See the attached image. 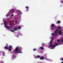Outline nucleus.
I'll return each mask as SVG.
<instances>
[{"instance_id":"f257e3e1","label":"nucleus","mask_w":63,"mask_h":63,"mask_svg":"<svg viewBox=\"0 0 63 63\" xmlns=\"http://www.w3.org/2000/svg\"><path fill=\"white\" fill-rule=\"evenodd\" d=\"M14 53H22V52H21V50L20 48H19L18 47H16L15 49V51L13 52Z\"/></svg>"},{"instance_id":"f03ea898","label":"nucleus","mask_w":63,"mask_h":63,"mask_svg":"<svg viewBox=\"0 0 63 63\" xmlns=\"http://www.w3.org/2000/svg\"><path fill=\"white\" fill-rule=\"evenodd\" d=\"M11 48H13V47L12 46L10 45L9 46V47L8 48V49L9 51H11L12 50V49Z\"/></svg>"},{"instance_id":"7ed1b4c3","label":"nucleus","mask_w":63,"mask_h":63,"mask_svg":"<svg viewBox=\"0 0 63 63\" xmlns=\"http://www.w3.org/2000/svg\"><path fill=\"white\" fill-rule=\"evenodd\" d=\"M6 44V46H5L4 47L6 49H9V48H8V45L7 43Z\"/></svg>"},{"instance_id":"20e7f679","label":"nucleus","mask_w":63,"mask_h":63,"mask_svg":"<svg viewBox=\"0 0 63 63\" xmlns=\"http://www.w3.org/2000/svg\"><path fill=\"white\" fill-rule=\"evenodd\" d=\"M5 28H6L8 30H9V29H10L11 28V27L9 26H7V27H6Z\"/></svg>"},{"instance_id":"39448f33","label":"nucleus","mask_w":63,"mask_h":63,"mask_svg":"<svg viewBox=\"0 0 63 63\" xmlns=\"http://www.w3.org/2000/svg\"><path fill=\"white\" fill-rule=\"evenodd\" d=\"M11 12L13 13H14L15 12V9H12L11 10Z\"/></svg>"},{"instance_id":"423d86ee","label":"nucleus","mask_w":63,"mask_h":63,"mask_svg":"<svg viewBox=\"0 0 63 63\" xmlns=\"http://www.w3.org/2000/svg\"><path fill=\"white\" fill-rule=\"evenodd\" d=\"M58 33H59V35H61V34H62V33L60 31H59L58 32Z\"/></svg>"},{"instance_id":"0eeeda50","label":"nucleus","mask_w":63,"mask_h":63,"mask_svg":"<svg viewBox=\"0 0 63 63\" xmlns=\"http://www.w3.org/2000/svg\"><path fill=\"white\" fill-rule=\"evenodd\" d=\"M14 31H16L17 30V28L16 27H15L13 29Z\"/></svg>"},{"instance_id":"6e6552de","label":"nucleus","mask_w":63,"mask_h":63,"mask_svg":"<svg viewBox=\"0 0 63 63\" xmlns=\"http://www.w3.org/2000/svg\"><path fill=\"white\" fill-rule=\"evenodd\" d=\"M18 12L19 13L20 15H21L22 14V12H21V11H20V10L18 11Z\"/></svg>"},{"instance_id":"1a4fd4ad","label":"nucleus","mask_w":63,"mask_h":63,"mask_svg":"<svg viewBox=\"0 0 63 63\" xmlns=\"http://www.w3.org/2000/svg\"><path fill=\"white\" fill-rule=\"evenodd\" d=\"M55 25H54V24H52L51 25V27H55Z\"/></svg>"},{"instance_id":"9d476101","label":"nucleus","mask_w":63,"mask_h":63,"mask_svg":"<svg viewBox=\"0 0 63 63\" xmlns=\"http://www.w3.org/2000/svg\"><path fill=\"white\" fill-rule=\"evenodd\" d=\"M44 57L42 56V57L40 58V59L41 60H44Z\"/></svg>"},{"instance_id":"9b49d317","label":"nucleus","mask_w":63,"mask_h":63,"mask_svg":"<svg viewBox=\"0 0 63 63\" xmlns=\"http://www.w3.org/2000/svg\"><path fill=\"white\" fill-rule=\"evenodd\" d=\"M59 31V30L57 29V30H56L55 32V33H57L58 32V31Z\"/></svg>"},{"instance_id":"f8f14e48","label":"nucleus","mask_w":63,"mask_h":63,"mask_svg":"<svg viewBox=\"0 0 63 63\" xmlns=\"http://www.w3.org/2000/svg\"><path fill=\"white\" fill-rule=\"evenodd\" d=\"M16 57V56L15 55H13L12 56V58H15Z\"/></svg>"},{"instance_id":"ddd939ff","label":"nucleus","mask_w":63,"mask_h":63,"mask_svg":"<svg viewBox=\"0 0 63 63\" xmlns=\"http://www.w3.org/2000/svg\"><path fill=\"white\" fill-rule=\"evenodd\" d=\"M61 41V40H60L59 39H57V42H58L59 43H60Z\"/></svg>"},{"instance_id":"4468645a","label":"nucleus","mask_w":63,"mask_h":63,"mask_svg":"<svg viewBox=\"0 0 63 63\" xmlns=\"http://www.w3.org/2000/svg\"><path fill=\"white\" fill-rule=\"evenodd\" d=\"M4 25H6V22L5 20H4Z\"/></svg>"},{"instance_id":"2eb2a0df","label":"nucleus","mask_w":63,"mask_h":63,"mask_svg":"<svg viewBox=\"0 0 63 63\" xmlns=\"http://www.w3.org/2000/svg\"><path fill=\"white\" fill-rule=\"evenodd\" d=\"M60 23V22L59 20H58V21L57 22V23Z\"/></svg>"},{"instance_id":"dca6fc26","label":"nucleus","mask_w":63,"mask_h":63,"mask_svg":"<svg viewBox=\"0 0 63 63\" xmlns=\"http://www.w3.org/2000/svg\"><path fill=\"white\" fill-rule=\"evenodd\" d=\"M20 28H21V27L20 26H19L18 27L17 29H20Z\"/></svg>"},{"instance_id":"f3484780","label":"nucleus","mask_w":63,"mask_h":63,"mask_svg":"<svg viewBox=\"0 0 63 63\" xmlns=\"http://www.w3.org/2000/svg\"><path fill=\"white\" fill-rule=\"evenodd\" d=\"M52 40H51L50 42V44H52L51 43H52Z\"/></svg>"},{"instance_id":"a211bd4d","label":"nucleus","mask_w":63,"mask_h":63,"mask_svg":"<svg viewBox=\"0 0 63 63\" xmlns=\"http://www.w3.org/2000/svg\"><path fill=\"white\" fill-rule=\"evenodd\" d=\"M52 44H50V45L49 46V47H51V46H52Z\"/></svg>"},{"instance_id":"6ab92c4d","label":"nucleus","mask_w":63,"mask_h":63,"mask_svg":"<svg viewBox=\"0 0 63 63\" xmlns=\"http://www.w3.org/2000/svg\"><path fill=\"white\" fill-rule=\"evenodd\" d=\"M40 48H41V49H44V47H40Z\"/></svg>"},{"instance_id":"aec40b11","label":"nucleus","mask_w":63,"mask_h":63,"mask_svg":"<svg viewBox=\"0 0 63 63\" xmlns=\"http://www.w3.org/2000/svg\"><path fill=\"white\" fill-rule=\"evenodd\" d=\"M2 55H4L5 54V52L4 51H2Z\"/></svg>"},{"instance_id":"412c9836","label":"nucleus","mask_w":63,"mask_h":63,"mask_svg":"<svg viewBox=\"0 0 63 63\" xmlns=\"http://www.w3.org/2000/svg\"><path fill=\"white\" fill-rule=\"evenodd\" d=\"M56 47V45H53V47Z\"/></svg>"},{"instance_id":"4be33fe9","label":"nucleus","mask_w":63,"mask_h":63,"mask_svg":"<svg viewBox=\"0 0 63 63\" xmlns=\"http://www.w3.org/2000/svg\"><path fill=\"white\" fill-rule=\"evenodd\" d=\"M58 29H61V27H59L58 28Z\"/></svg>"},{"instance_id":"5701e85b","label":"nucleus","mask_w":63,"mask_h":63,"mask_svg":"<svg viewBox=\"0 0 63 63\" xmlns=\"http://www.w3.org/2000/svg\"><path fill=\"white\" fill-rule=\"evenodd\" d=\"M40 56H37V58H40Z\"/></svg>"},{"instance_id":"b1692460","label":"nucleus","mask_w":63,"mask_h":63,"mask_svg":"<svg viewBox=\"0 0 63 63\" xmlns=\"http://www.w3.org/2000/svg\"><path fill=\"white\" fill-rule=\"evenodd\" d=\"M26 9H28V8H29V7L28 6H27L26 7Z\"/></svg>"},{"instance_id":"393cba45","label":"nucleus","mask_w":63,"mask_h":63,"mask_svg":"<svg viewBox=\"0 0 63 63\" xmlns=\"http://www.w3.org/2000/svg\"><path fill=\"white\" fill-rule=\"evenodd\" d=\"M52 35H55V33H52L51 34Z\"/></svg>"},{"instance_id":"a878e982","label":"nucleus","mask_w":63,"mask_h":63,"mask_svg":"<svg viewBox=\"0 0 63 63\" xmlns=\"http://www.w3.org/2000/svg\"><path fill=\"white\" fill-rule=\"evenodd\" d=\"M11 31L12 32H14V31L13 30H11Z\"/></svg>"},{"instance_id":"bb28decb","label":"nucleus","mask_w":63,"mask_h":63,"mask_svg":"<svg viewBox=\"0 0 63 63\" xmlns=\"http://www.w3.org/2000/svg\"><path fill=\"white\" fill-rule=\"evenodd\" d=\"M62 42H63V37L62 38Z\"/></svg>"},{"instance_id":"cd10ccee","label":"nucleus","mask_w":63,"mask_h":63,"mask_svg":"<svg viewBox=\"0 0 63 63\" xmlns=\"http://www.w3.org/2000/svg\"><path fill=\"white\" fill-rule=\"evenodd\" d=\"M56 46H58V45H59V44H56Z\"/></svg>"},{"instance_id":"c85d7f7f","label":"nucleus","mask_w":63,"mask_h":63,"mask_svg":"<svg viewBox=\"0 0 63 63\" xmlns=\"http://www.w3.org/2000/svg\"><path fill=\"white\" fill-rule=\"evenodd\" d=\"M36 50V49H33V51H35Z\"/></svg>"},{"instance_id":"c756f323","label":"nucleus","mask_w":63,"mask_h":63,"mask_svg":"<svg viewBox=\"0 0 63 63\" xmlns=\"http://www.w3.org/2000/svg\"><path fill=\"white\" fill-rule=\"evenodd\" d=\"M15 23H17V21H16L15 22Z\"/></svg>"},{"instance_id":"7c9ffc66","label":"nucleus","mask_w":63,"mask_h":63,"mask_svg":"<svg viewBox=\"0 0 63 63\" xmlns=\"http://www.w3.org/2000/svg\"><path fill=\"white\" fill-rule=\"evenodd\" d=\"M43 45L44 46V45H45V44H44V43H43L42 45Z\"/></svg>"},{"instance_id":"2f4dec72","label":"nucleus","mask_w":63,"mask_h":63,"mask_svg":"<svg viewBox=\"0 0 63 63\" xmlns=\"http://www.w3.org/2000/svg\"><path fill=\"white\" fill-rule=\"evenodd\" d=\"M8 14H7L6 15V16H8Z\"/></svg>"},{"instance_id":"473e14b6","label":"nucleus","mask_w":63,"mask_h":63,"mask_svg":"<svg viewBox=\"0 0 63 63\" xmlns=\"http://www.w3.org/2000/svg\"><path fill=\"white\" fill-rule=\"evenodd\" d=\"M51 48L52 49H53V48L52 47H51Z\"/></svg>"},{"instance_id":"72a5a7b5","label":"nucleus","mask_w":63,"mask_h":63,"mask_svg":"<svg viewBox=\"0 0 63 63\" xmlns=\"http://www.w3.org/2000/svg\"><path fill=\"white\" fill-rule=\"evenodd\" d=\"M55 36H56V35H57V34H55Z\"/></svg>"},{"instance_id":"f704fd0d","label":"nucleus","mask_w":63,"mask_h":63,"mask_svg":"<svg viewBox=\"0 0 63 63\" xmlns=\"http://www.w3.org/2000/svg\"><path fill=\"white\" fill-rule=\"evenodd\" d=\"M12 16H14V15H12Z\"/></svg>"},{"instance_id":"c9c22d12","label":"nucleus","mask_w":63,"mask_h":63,"mask_svg":"<svg viewBox=\"0 0 63 63\" xmlns=\"http://www.w3.org/2000/svg\"><path fill=\"white\" fill-rule=\"evenodd\" d=\"M44 59H47V58H44Z\"/></svg>"},{"instance_id":"e433bc0d","label":"nucleus","mask_w":63,"mask_h":63,"mask_svg":"<svg viewBox=\"0 0 63 63\" xmlns=\"http://www.w3.org/2000/svg\"><path fill=\"white\" fill-rule=\"evenodd\" d=\"M62 60H63V58H62Z\"/></svg>"},{"instance_id":"4c0bfd02","label":"nucleus","mask_w":63,"mask_h":63,"mask_svg":"<svg viewBox=\"0 0 63 63\" xmlns=\"http://www.w3.org/2000/svg\"><path fill=\"white\" fill-rule=\"evenodd\" d=\"M61 2H62V3H63V2H62V1H61Z\"/></svg>"},{"instance_id":"58836bf2","label":"nucleus","mask_w":63,"mask_h":63,"mask_svg":"<svg viewBox=\"0 0 63 63\" xmlns=\"http://www.w3.org/2000/svg\"><path fill=\"white\" fill-rule=\"evenodd\" d=\"M56 28H57V27H56Z\"/></svg>"},{"instance_id":"ea45409f","label":"nucleus","mask_w":63,"mask_h":63,"mask_svg":"<svg viewBox=\"0 0 63 63\" xmlns=\"http://www.w3.org/2000/svg\"><path fill=\"white\" fill-rule=\"evenodd\" d=\"M51 28H52V27H51Z\"/></svg>"},{"instance_id":"a19ab883","label":"nucleus","mask_w":63,"mask_h":63,"mask_svg":"<svg viewBox=\"0 0 63 63\" xmlns=\"http://www.w3.org/2000/svg\"><path fill=\"white\" fill-rule=\"evenodd\" d=\"M10 19H11V18H10Z\"/></svg>"}]
</instances>
